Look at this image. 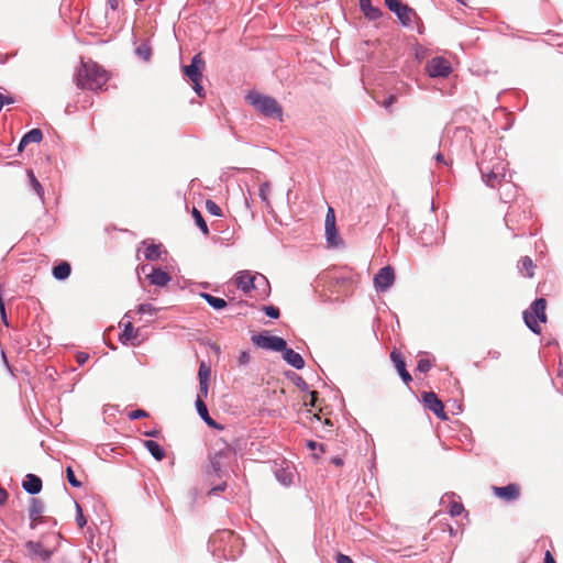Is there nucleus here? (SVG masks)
<instances>
[{
    "label": "nucleus",
    "instance_id": "f257e3e1",
    "mask_svg": "<svg viewBox=\"0 0 563 563\" xmlns=\"http://www.w3.org/2000/svg\"><path fill=\"white\" fill-rule=\"evenodd\" d=\"M109 80V74L92 60H81L75 81L77 87L89 90H101Z\"/></svg>",
    "mask_w": 563,
    "mask_h": 563
},
{
    "label": "nucleus",
    "instance_id": "f03ea898",
    "mask_svg": "<svg viewBox=\"0 0 563 563\" xmlns=\"http://www.w3.org/2000/svg\"><path fill=\"white\" fill-rule=\"evenodd\" d=\"M247 102L266 117H282V107L269 97L252 91L246 96Z\"/></svg>",
    "mask_w": 563,
    "mask_h": 563
},
{
    "label": "nucleus",
    "instance_id": "7ed1b4c3",
    "mask_svg": "<svg viewBox=\"0 0 563 563\" xmlns=\"http://www.w3.org/2000/svg\"><path fill=\"white\" fill-rule=\"evenodd\" d=\"M547 300L539 298L534 300L529 310L523 312V319L527 327L534 333H541L540 323H545L548 318L545 313Z\"/></svg>",
    "mask_w": 563,
    "mask_h": 563
},
{
    "label": "nucleus",
    "instance_id": "20e7f679",
    "mask_svg": "<svg viewBox=\"0 0 563 563\" xmlns=\"http://www.w3.org/2000/svg\"><path fill=\"white\" fill-rule=\"evenodd\" d=\"M484 180L490 188L501 186L506 178V164L503 161L497 162L492 167L481 168Z\"/></svg>",
    "mask_w": 563,
    "mask_h": 563
},
{
    "label": "nucleus",
    "instance_id": "39448f33",
    "mask_svg": "<svg viewBox=\"0 0 563 563\" xmlns=\"http://www.w3.org/2000/svg\"><path fill=\"white\" fill-rule=\"evenodd\" d=\"M252 342L258 347L276 352H282L287 345L283 338L267 333L253 335Z\"/></svg>",
    "mask_w": 563,
    "mask_h": 563
},
{
    "label": "nucleus",
    "instance_id": "423d86ee",
    "mask_svg": "<svg viewBox=\"0 0 563 563\" xmlns=\"http://www.w3.org/2000/svg\"><path fill=\"white\" fill-rule=\"evenodd\" d=\"M426 69L430 77H446L451 73V64L443 57H434L427 63Z\"/></svg>",
    "mask_w": 563,
    "mask_h": 563
},
{
    "label": "nucleus",
    "instance_id": "0eeeda50",
    "mask_svg": "<svg viewBox=\"0 0 563 563\" xmlns=\"http://www.w3.org/2000/svg\"><path fill=\"white\" fill-rule=\"evenodd\" d=\"M324 227L328 244L330 246H338L340 243V238L335 227V213L331 207L328 208Z\"/></svg>",
    "mask_w": 563,
    "mask_h": 563
},
{
    "label": "nucleus",
    "instance_id": "6e6552de",
    "mask_svg": "<svg viewBox=\"0 0 563 563\" xmlns=\"http://www.w3.org/2000/svg\"><path fill=\"white\" fill-rule=\"evenodd\" d=\"M422 401L424 406L431 410L441 420H448L444 411L443 402L438 398L433 391H426L422 394Z\"/></svg>",
    "mask_w": 563,
    "mask_h": 563
},
{
    "label": "nucleus",
    "instance_id": "1a4fd4ad",
    "mask_svg": "<svg viewBox=\"0 0 563 563\" xmlns=\"http://www.w3.org/2000/svg\"><path fill=\"white\" fill-rule=\"evenodd\" d=\"M395 282V272L390 266H385L378 271L374 277V285L380 291L388 290Z\"/></svg>",
    "mask_w": 563,
    "mask_h": 563
},
{
    "label": "nucleus",
    "instance_id": "9d476101",
    "mask_svg": "<svg viewBox=\"0 0 563 563\" xmlns=\"http://www.w3.org/2000/svg\"><path fill=\"white\" fill-rule=\"evenodd\" d=\"M205 66V59L201 53H198L192 57L190 65L184 66L183 70L191 81H196V79H202Z\"/></svg>",
    "mask_w": 563,
    "mask_h": 563
},
{
    "label": "nucleus",
    "instance_id": "9b49d317",
    "mask_svg": "<svg viewBox=\"0 0 563 563\" xmlns=\"http://www.w3.org/2000/svg\"><path fill=\"white\" fill-rule=\"evenodd\" d=\"M492 489L496 497L506 501L516 500L521 495V487L516 483H510L504 487L493 486Z\"/></svg>",
    "mask_w": 563,
    "mask_h": 563
},
{
    "label": "nucleus",
    "instance_id": "f8f14e48",
    "mask_svg": "<svg viewBox=\"0 0 563 563\" xmlns=\"http://www.w3.org/2000/svg\"><path fill=\"white\" fill-rule=\"evenodd\" d=\"M391 12L396 14V16L398 18L399 22L404 26H409V25H411L413 20L419 19L417 12L412 8H410L408 4H406V3L399 4Z\"/></svg>",
    "mask_w": 563,
    "mask_h": 563
},
{
    "label": "nucleus",
    "instance_id": "ddd939ff",
    "mask_svg": "<svg viewBox=\"0 0 563 563\" xmlns=\"http://www.w3.org/2000/svg\"><path fill=\"white\" fill-rule=\"evenodd\" d=\"M255 275H253L249 271H242L236 274L234 283L236 288L241 289L244 292H249L251 291V289L255 287Z\"/></svg>",
    "mask_w": 563,
    "mask_h": 563
},
{
    "label": "nucleus",
    "instance_id": "4468645a",
    "mask_svg": "<svg viewBox=\"0 0 563 563\" xmlns=\"http://www.w3.org/2000/svg\"><path fill=\"white\" fill-rule=\"evenodd\" d=\"M233 451L230 446L225 448L224 450H221L217 453H214L213 455H210L209 457V467H208V473H214V474H219V472L221 471V466H222V457H225L228 455V457H230V455H232Z\"/></svg>",
    "mask_w": 563,
    "mask_h": 563
},
{
    "label": "nucleus",
    "instance_id": "2eb2a0df",
    "mask_svg": "<svg viewBox=\"0 0 563 563\" xmlns=\"http://www.w3.org/2000/svg\"><path fill=\"white\" fill-rule=\"evenodd\" d=\"M390 358L394 362L395 367L397 368L402 380L406 384H409L412 380V378H411V375L406 369V363H405L402 355L398 351L395 350L390 353Z\"/></svg>",
    "mask_w": 563,
    "mask_h": 563
},
{
    "label": "nucleus",
    "instance_id": "dca6fc26",
    "mask_svg": "<svg viewBox=\"0 0 563 563\" xmlns=\"http://www.w3.org/2000/svg\"><path fill=\"white\" fill-rule=\"evenodd\" d=\"M44 509L43 501L38 498H32L30 509H29V517L31 519V528H35V526L42 521V512Z\"/></svg>",
    "mask_w": 563,
    "mask_h": 563
},
{
    "label": "nucleus",
    "instance_id": "f3484780",
    "mask_svg": "<svg viewBox=\"0 0 563 563\" xmlns=\"http://www.w3.org/2000/svg\"><path fill=\"white\" fill-rule=\"evenodd\" d=\"M147 278L152 285L164 287L170 282V276L168 273L162 271L161 268H153V271L147 274Z\"/></svg>",
    "mask_w": 563,
    "mask_h": 563
},
{
    "label": "nucleus",
    "instance_id": "a211bd4d",
    "mask_svg": "<svg viewBox=\"0 0 563 563\" xmlns=\"http://www.w3.org/2000/svg\"><path fill=\"white\" fill-rule=\"evenodd\" d=\"M284 360L291 366H294L297 369H301L305 366V361L302 356L295 352L292 349H287L282 351Z\"/></svg>",
    "mask_w": 563,
    "mask_h": 563
},
{
    "label": "nucleus",
    "instance_id": "6ab92c4d",
    "mask_svg": "<svg viewBox=\"0 0 563 563\" xmlns=\"http://www.w3.org/2000/svg\"><path fill=\"white\" fill-rule=\"evenodd\" d=\"M22 486L29 494L34 495L41 492L42 481L38 476L34 474H27Z\"/></svg>",
    "mask_w": 563,
    "mask_h": 563
},
{
    "label": "nucleus",
    "instance_id": "aec40b11",
    "mask_svg": "<svg viewBox=\"0 0 563 563\" xmlns=\"http://www.w3.org/2000/svg\"><path fill=\"white\" fill-rule=\"evenodd\" d=\"M360 8L364 15L369 20H377L382 15L380 9L374 7L371 0H358Z\"/></svg>",
    "mask_w": 563,
    "mask_h": 563
},
{
    "label": "nucleus",
    "instance_id": "412c9836",
    "mask_svg": "<svg viewBox=\"0 0 563 563\" xmlns=\"http://www.w3.org/2000/svg\"><path fill=\"white\" fill-rule=\"evenodd\" d=\"M196 408L201 419L210 427L219 428L217 422L210 417L208 408L200 396L196 400Z\"/></svg>",
    "mask_w": 563,
    "mask_h": 563
},
{
    "label": "nucleus",
    "instance_id": "4be33fe9",
    "mask_svg": "<svg viewBox=\"0 0 563 563\" xmlns=\"http://www.w3.org/2000/svg\"><path fill=\"white\" fill-rule=\"evenodd\" d=\"M137 336H139V330H135L132 325V322L128 321L126 323H124V329H123L122 333L120 334L119 339L123 344H125L129 341L136 340Z\"/></svg>",
    "mask_w": 563,
    "mask_h": 563
},
{
    "label": "nucleus",
    "instance_id": "5701e85b",
    "mask_svg": "<svg viewBox=\"0 0 563 563\" xmlns=\"http://www.w3.org/2000/svg\"><path fill=\"white\" fill-rule=\"evenodd\" d=\"M145 448L150 451L153 457L157 461H162L165 457V452L162 446L153 440L144 441Z\"/></svg>",
    "mask_w": 563,
    "mask_h": 563
},
{
    "label": "nucleus",
    "instance_id": "b1692460",
    "mask_svg": "<svg viewBox=\"0 0 563 563\" xmlns=\"http://www.w3.org/2000/svg\"><path fill=\"white\" fill-rule=\"evenodd\" d=\"M27 548L30 549V551L35 554V555H38L42 560L46 561V560H49L51 555H52V551L45 549L41 543L38 542H29L27 543Z\"/></svg>",
    "mask_w": 563,
    "mask_h": 563
},
{
    "label": "nucleus",
    "instance_id": "393cba45",
    "mask_svg": "<svg viewBox=\"0 0 563 563\" xmlns=\"http://www.w3.org/2000/svg\"><path fill=\"white\" fill-rule=\"evenodd\" d=\"M71 272V267L68 262H62L53 268V276L56 279H66Z\"/></svg>",
    "mask_w": 563,
    "mask_h": 563
},
{
    "label": "nucleus",
    "instance_id": "a878e982",
    "mask_svg": "<svg viewBox=\"0 0 563 563\" xmlns=\"http://www.w3.org/2000/svg\"><path fill=\"white\" fill-rule=\"evenodd\" d=\"M534 267L536 266L533 264V261L530 257L525 256L520 260L519 268L523 276L529 277V278L533 277Z\"/></svg>",
    "mask_w": 563,
    "mask_h": 563
},
{
    "label": "nucleus",
    "instance_id": "bb28decb",
    "mask_svg": "<svg viewBox=\"0 0 563 563\" xmlns=\"http://www.w3.org/2000/svg\"><path fill=\"white\" fill-rule=\"evenodd\" d=\"M200 296L216 310H221L227 307V301L222 298L214 297L207 292H202Z\"/></svg>",
    "mask_w": 563,
    "mask_h": 563
},
{
    "label": "nucleus",
    "instance_id": "cd10ccee",
    "mask_svg": "<svg viewBox=\"0 0 563 563\" xmlns=\"http://www.w3.org/2000/svg\"><path fill=\"white\" fill-rule=\"evenodd\" d=\"M191 216L195 220L196 225L202 231V233L205 235H209V229L201 212L197 208H192Z\"/></svg>",
    "mask_w": 563,
    "mask_h": 563
},
{
    "label": "nucleus",
    "instance_id": "c85d7f7f",
    "mask_svg": "<svg viewBox=\"0 0 563 563\" xmlns=\"http://www.w3.org/2000/svg\"><path fill=\"white\" fill-rule=\"evenodd\" d=\"M24 143H40L43 140V133L40 129L29 131L24 136Z\"/></svg>",
    "mask_w": 563,
    "mask_h": 563
},
{
    "label": "nucleus",
    "instance_id": "c756f323",
    "mask_svg": "<svg viewBox=\"0 0 563 563\" xmlns=\"http://www.w3.org/2000/svg\"><path fill=\"white\" fill-rule=\"evenodd\" d=\"M159 256H161L159 245L150 244L144 250V257L146 260L155 261V260L159 258Z\"/></svg>",
    "mask_w": 563,
    "mask_h": 563
},
{
    "label": "nucleus",
    "instance_id": "7c9ffc66",
    "mask_svg": "<svg viewBox=\"0 0 563 563\" xmlns=\"http://www.w3.org/2000/svg\"><path fill=\"white\" fill-rule=\"evenodd\" d=\"M271 189H272L271 184L268 181L263 183L260 186L258 194H260L261 199L265 202L266 207H271V201H269Z\"/></svg>",
    "mask_w": 563,
    "mask_h": 563
},
{
    "label": "nucleus",
    "instance_id": "2f4dec72",
    "mask_svg": "<svg viewBox=\"0 0 563 563\" xmlns=\"http://www.w3.org/2000/svg\"><path fill=\"white\" fill-rule=\"evenodd\" d=\"M210 375V366H208L205 362H201L198 371L199 383L209 382Z\"/></svg>",
    "mask_w": 563,
    "mask_h": 563
},
{
    "label": "nucleus",
    "instance_id": "473e14b6",
    "mask_svg": "<svg viewBox=\"0 0 563 563\" xmlns=\"http://www.w3.org/2000/svg\"><path fill=\"white\" fill-rule=\"evenodd\" d=\"M27 176H29V179H30V183H31V186L33 187V189L35 190V192L42 197L43 196V187L42 185L40 184V181L37 180V178L35 177L34 173L32 169H29L27 170Z\"/></svg>",
    "mask_w": 563,
    "mask_h": 563
},
{
    "label": "nucleus",
    "instance_id": "72a5a7b5",
    "mask_svg": "<svg viewBox=\"0 0 563 563\" xmlns=\"http://www.w3.org/2000/svg\"><path fill=\"white\" fill-rule=\"evenodd\" d=\"M206 209L209 213L216 216V217H221L222 216V210L221 208L211 199H208L206 201Z\"/></svg>",
    "mask_w": 563,
    "mask_h": 563
},
{
    "label": "nucleus",
    "instance_id": "f704fd0d",
    "mask_svg": "<svg viewBox=\"0 0 563 563\" xmlns=\"http://www.w3.org/2000/svg\"><path fill=\"white\" fill-rule=\"evenodd\" d=\"M136 54L144 60H148L152 52L148 45L142 44L136 48Z\"/></svg>",
    "mask_w": 563,
    "mask_h": 563
},
{
    "label": "nucleus",
    "instance_id": "c9c22d12",
    "mask_svg": "<svg viewBox=\"0 0 563 563\" xmlns=\"http://www.w3.org/2000/svg\"><path fill=\"white\" fill-rule=\"evenodd\" d=\"M66 474H67V479L71 486H74V487L81 486V483L76 478L75 473L70 466L67 467Z\"/></svg>",
    "mask_w": 563,
    "mask_h": 563
},
{
    "label": "nucleus",
    "instance_id": "e433bc0d",
    "mask_svg": "<svg viewBox=\"0 0 563 563\" xmlns=\"http://www.w3.org/2000/svg\"><path fill=\"white\" fill-rule=\"evenodd\" d=\"M432 367V364L429 360L427 358H421L419 360L418 362V365H417V369L421 373H427L430 371V368Z\"/></svg>",
    "mask_w": 563,
    "mask_h": 563
},
{
    "label": "nucleus",
    "instance_id": "4c0bfd02",
    "mask_svg": "<svg viewBox=\"0 0 563 563\" xmlns=\"http://www.w3.org/2000/svg\"><path fill=\"white\" fill-rule=\"evenodd\" d=\"M156 308L150 303H142L137 307V313L155 314Z\"/></svg>",
    "mask_w": 563,
    "mask_h": 563
},
{
    "label": "nucleus",
    "instance_id": "58836bf2",
    "mask_svg": "<svg viewBox=\"0 0 563 563\" xmlns=\"http://www.w3.org/2000/svg\"><path fill=\"white\" fill-rule=\"evenodd\" d=\"M76 509H77V516H76L77 525L79 528H84L87 523V520L84 517V514H82V510H81V507L79 506V504H76Z\"/></svg>",
    "mask_w": 563,
    "mask_h": 563
},
{
    "label": "nucleus",
    "instance_id": "ea45409f",
    "mask_svg": "<svg viewBox=\"0 0 563 563\" xmlns=\"http://www.w3.org/2000/svg\"><path fill=\"white\" fill-rule=\"evenodd\" d=\"M263 310L265 311V313L271 317V318H274V319H277L279 317V309L277 307H274V306H264L263 307Z\"/></svg>",
    "mask_w": 563,
    "mask_h": 563
},
{
    "label": "nucleus",
    "instance_id": "a19ab883",
    "mask_svg": "<svg viewBox=\"0 0 563 563\" xmlns=\"http://www.w3.org/2000/svg\"><path fill=\"white\" fill-rule=\"evenodd\" d=\"M463 510H464V507L460 503H452L450 506V515L453 517L461 515L463 512Z\"/></svg>",
    "mask_w": 563,
    "mask_h": 563
},
{
    "label": "nucleus",
    "instance_id": "79ce46f5",
    "mask_svg": "<svg viewBox=\"0 0 563 563\" xmlns=\"http://www.w3.org/2000/svg\"><path fill=\"white\" fill-rule=\"evenodd\" d=\"M148 417V412H146L145 410L143 409H136V410H133L129 413V418L131 420H136V419H140V418H146Z\"/></svg>",
    "mask_w": 563,
    "mask_h": 563
},
{
    "label": "nucleus",
    "instance_id": "37998d69",
    "mask_svg": "<svg viewBox=\"0 0 563 563\" xmlns=\"http://www.w3.org/2000/svg\"><path fill=\"white\" fill-rule=\"evenodd\" d=\"M397 101L396 96L390 95L388 98H386L380 104L387 109L390 110L391 106Z\"/></svg>",
    "mask_w": 563,
    "mask_h": 563
},
{
    "label": "nucleus",
    "instance_id": "c03bdc74",
    "mask_svg": "<svg viewBox=\"0 0 563 563\" xmlns=\"http://www.w3.org/2000/svg\"><path fill=\"white\" fill-rule=\"evenodd\" d=\"M13 103V99L10 96L3 95L0 92V111L7 104Z\"/></svg>",
    "mask_w": 563,
    "mask_h": 563
},
{
    "label": "nucleus",
    "instance_id": "a18cd8bd",
    "mask_svg": "<svg viewBox=\"0 0 563 563\" xmlns=\"http://www.w3.org/2000/svg\"><path fill=\"white\" fill-rule=\"evenodd\" d=\"M200 81H201V79H196V81H192V84H194L192 88L199 97H203L205 96L203 88H202Z\"/></svg>",
    "mask_w": 563,
    "mask_h": 563
},
{
    "label": "nucleus",
    "instance_id": "49530a36",
    "mask_svg": "<svg viewBox=\"0 0 563 563\" xmlns=\"http://www.w3.org/2000/svg\"><path fill=\"white\" fill-rule=\"evenodd\" d=\"M238 362L239 365H246L250 362V354L245 351L241 352Z\"/></svg>",
    "mask_w": 563,
    "mask_h": 563
},
{
    "label": "nucleus",
    "instance_id": "de8ad7c7",
    "mask_svg": "<svg viewBox=\"0 0 563 563\" xmlns=\"http://www.w3.org/2000/svg\"><path fill=\"white\" fill-rule=\"evenodd\" d=\"M385 1V4L386 7L390 10V11H394L399 4L402 3L401 0H384Z\"/></svg>",
    "mask_w": 563,
    "mask_h": 563
},
{
    "label": "nucleus",
    "instance_id": "09e8293b",
    "mask_svg": "<svg viewBox=\"0 0 563 563\" xmlns=\"http://www.w3.org/2000/svg\"><path fill=\"white\" fill-rule=\"evenodd\" d=\"M88 358H89V355L85 352H78L76 354V361L79 365H84Z\"/></svg>",
    "mask_w": 563,
    "mask_h": 563
},
{
    "label": "nucleus",
    "instance_id": "8fccbe9b",
    "mask_svg": "<svg viewBox=\"0 0 563 563\" xmlns=\"http://www.w3.org/2000/svg\"><path fill=\"white\" fill-rule=\"evenodd\" d=\"M208 388H209L208 382L199 383V395L198 396H200L201 398L207 397Z\"/></svg>",
    "mask_w": 563,
    "mask_h": 563
},
{
    "label": "nucleus",
    "instance_id": "3c124183",
    "mask_svg": "<svg viewBox=\"0 0 563 563\" xmlns=\"http://www.w3.org/2000/svg\"><path fill=\"white\" fill-rule=\"evenodd\" d=\"M309 396H310V399H309V401H305V406L316 407V402L318 400V393L311 391Z\"/></svg>",
    "mask_w": 563,
    "mask_h": 563
},
{
    "label": "nucleus",
    "instance_id": "603ef678",
    "mask_svg": "<svg viewBox=\"0 0 563 563\" xmlns=\"http://www.w3.org/2000/svg\"><path fill=\"white\" fill-rule=\"evenodd\" d=\"M336 563H354V562L350 556L340 553L336 556Z\"/></svg>",
    "mask_w": 563,
    "mask_h": 563
},
{
    "label": "nucleus",
    "instance_id": "864d4df0",
    "mask_svg": "<svg viewBox=\"0 0 563 563\" xmlns=\"http://www.w3.org/2000/svg\"><path fill=\"white\" fill-rule=\"evenodd\" d=\"M8 498V493L4 488L0 487V505L4 504Z\"/></svg>",
    "mask_w": 563,
    "mask_h": 563
},
{
    "label": "nucleus",
    "instance_id": "5fc2aeb1",
    "mask_svg": "<svg viewBox=\"0 0 563 563\" xmlns=\"http://www.w3.org/2000/svg\"><path fill=\"white\" fill-rule=\"evenodd\" d=\"M544 563H555V560L554 558L552 556L551 552L550 551H547L545 552V555H544Z\"/></svg>",
    "mask_w": 563,
    "mask_h": 563
},
{
    "label": "nucleus",
    "instance_id": "6e6d98bb",
    "mask_svg": "<svg viewBox=\"0 0 563 563\" xmlns=\"http://www.w3.org/2000/svg\"><path fill=\"white\" fill-rule=\"evenodd\" d=\"M435 159L439 163L446 164L445 161H444V156L441 153L437 154Z\"/></svg>",
    "mask_w": 563,
    "mask_h": 563
},
{
    "label": "nucleus",
    "instance_id": "4d7b16f0",
    "mask_svg": "<svg viewBox=\"0 0 563 563\" xmlns=\"http://www.w3.org/2000/svg\"><path fill=\"white\" fill-rule=\"evenodd\" d=\"M27 145V143H24V137H22V140L20 141V144H19V151L22 152L23 148Z\"/></svg>",
    "mask_w": 563,
    "mask_h": 563
},
{
    "label": "nucleus",
    "instance_id": "13d9d810",
    "mask_svg": "<svg viewBox=\"0 0 563 563\" xmlns=\"http://www.w3.org/2000/svg\"><path fill=\"white\" fill-rule=\"evenodd\" d=\"M332 463H334L335 465L340 466V465H342L343 462H342V460L340 457H333L332 459Z\"/></svg>",
    "mask_w": 563,
    "mask_h": 563
},
{
    "label": "nucleus",
    "instance_id": "bf43d9fd",
    "mask_svg": "<svg viewBox=\"0 0 563 563\" xmlns=\"http://www.w3.org/2000/svg\"><path fill=\"white\" fill-rule=\"evenodd\" d=\"M109 3L113 10L118 8V0H109Z\"/></svg>",
    "mask_w": 563,
    "mask_h": 563
},
{
    "label": "nucleus",
    "instance_id": "052dcab7",
    "mask_svg": "<svg viewBox=\"0 0 563 563\" xmlns=\"http://www.w3.org/2000/svg\"><path fill=\"white\" fill-rule=\"evenodd\" d=\"M145 435H147V437H157L158 435V431H147V432H145Z\"/></svg>",
    "mask_w": 563,
    "mask_h": 563
},
{
    "label": "nucleus",
    "instance_id": "680f3d73",
    "mask_svg": "<svg viewBox=\"0 0 563 563\" xmlns=\"http://www.w3.org/2000/svg\"><path fill=\"white\" fill-rule=\"evenodd\" d=\"M307 445H308V448H310V449H314V448H316V445H317V443H316V442H313V441H309V442L307 443Z\"/></svg>",
    "mask_w": 563,
    "mask_h": 563
},
{
    "label": "nucleus",
    "instance_id": "e2e57ef3",
    "mask_svg": "<svg viewBox=\"0 0 563 563\" xmlns=\"http://www.w3.org/2000/svg\"><path fill=\"white\" fill-rule=\"evenodd\" d=\"M224 489V485H221V486H218L216 488H213V490H223Z\"/></svg>",
    "mask_w": 563,
    "mask_h": 563
},
{
    "label": "nucleus",
    "instance_id": "0e129e2a",
    "mask_svg": "<svg viewBox=\"0 0 563 563\" xmlns=\"http://www.w3.org/2000/svg\"><path fill=\"white\" fill-rule=\"evenodd\" d=\"M311 419L320 420V417L316 413L311 417Z\"/></svg>",
    "mask_w": 563,
    "mask_h": 563
},
{
    "label": "nucleus",
    "instance_id": "69168bd1",
    "mask_svg": "<svg viewBox=\"0 0 563 563\" xmlns=\"http://www.w3.org/2000/svg\"><path fill=\"white\" fill-rule=\"evenodd\" d=\"M324 423H325V424H329V426H332V423H331L330 419H325V420H324Z\"/></svg>",
    "mask_w": 563,
    "mask_h": 563
}]
</instances>
